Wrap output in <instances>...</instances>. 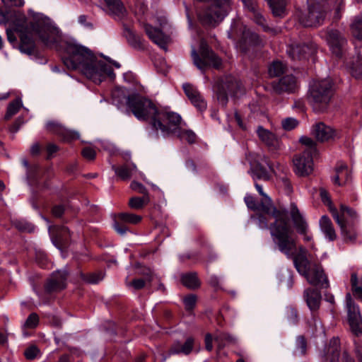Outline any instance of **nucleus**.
I'll list each match as a JSON object with an SVG mask.
<instances>
[{
  "instance_id": "nucleus-1",
  "label": "nucleus",
  "mask_w": 362,
  "mask_h": 362,
  "mask_svg": "<svg viewBox=\"0 0 362 362\" xmlns=\"http://www.w3.org/2000/svg\"><path fill=\"white\" fill-rule=\"evenodd\" d=\"M17 23H14L13 29H6L7 39L11 43L16 41L14 31L20 33L21 43L19 49L21 52L32 54L35 51V42L31 35L38 36L43 45L49 48L57 49L60 41L59 31L54 26L44 21H37L25 25V16L20 13H15Z\"/></svg>"
},
{
  "instance_id": "nucleus-2",
  "label": "nucleus",
  "mask_w": 362,
  "mask_h": 362,
  "mask_svg": "<svg viewBox=\"0 0 362 362\" xmlns=\"http://www.w3.org/2000/svg\"><path fill=\"white\" fill-rule=\"evenodd\" d=\"M62 60L69 69H78L96 83L106 76L115 77L112 66L103 60L98 59L87 47L74 43L66 45Z\"/></svg>"
},
{
  "instance_id": "nucleus-3",
  "label": "nucleus",
  "mask_w": 362,
  "mask_h": 362,
  "mask_svg": "<svg viewBox=\"0 0 362 362\" xmlns=\"http://www.w3.org/2000/svg\"><path fill=\"white\" fill-rule=\"evenodd\" d=\"M127 109L139 120H150L153 128L160 130V124H164L172 112L158 110L153 103L139 95L126 98Z\"/></svg>"
},
{
  "instance_id": "nucleus-4",
  "label": "nucleus",
  "mask_w": 362,
  "mask_h": 362,
  "mask_svg": "<svg viewBox=\"0 0 362 362\" xmlns=\"http://www.w3.org/2000/svg\"><path fill=\"white\" fill-rule=\"evenodd\" d=\"M274 222L270 224L271 235L279 250L288 257L296 252V240L291 237L293 230L289 224L286 211H274Z\"/></svg>"
},
{
  "instance_id": "nucleus-5",
  "label": "nucleus",
  "mask_w": 362,
  "mask_h": 362,
  "mask_svg": "<svg viewBox=\"0 0 362 362\" xmlns=\"http://www.w3.org/2000/svg\"><path fill=\"white\" fill-rule=\"evenodd\" d=\"M332 81L328 78L315 81L310 85L308 100L315 112L327 110L332 95Z\"/></svg>"
},
{
  "instance_id": "nucleus-6",
  "label": "nucleus",
  "mask_w": 362,
  "mask_h": 362,
  "mask_svg": "<svg viewBox=\"0 0 362 362\" xmlns=\"http://www.w3.org/2000/svg\"><path fill=\"white\" fill-rule=\"evenodd\" d=\"M228 37L233 40L239 37L238 47L241 52L247 53L255 47L264 45V40L255 33L250 30L241 23H235L228 32Z\"/></svg>"
},
{
  "instance_id": "nucleus-7",
  "label": "nucleus",
  "mask_w": 362,
  "mask_h": 362,
  "mask_svg": "<svg viewBox=\"0 0 362 362\" xmlns=\"http://www.w3.org/2000/svg\"><path fill=\"white\" fill-rule=\"evenodd\" d=\"M300 142L305 149L293 159L294 171L299 176H307L313 170V158L317 153L316 143L308 136H302Z\"/></svg>"
},
{
  "instance_id": "nucleus-8",
  "label": "nucleus",
  "mask_w": 362,
  "mask_h": 362,
  "mask_svg": "<svg viewBox=\"0 0 362 362\" xmlns=\"http://www.w3.org/2000/svg\"><path fill=\"white\" fill-rule=\"evenodd\" d=\"M194 64L202 73L210 68L219 69L221 66V59L209 48L208 45L202 40L199 52L192 48L191 52Z\"/></svg>"
},
{
  "instance_id": "nucleus-9",
  "label": "nucleus",
  "mask_w": 362,
  "mask_h": 362,
  "mask_svg": "<svg viewBox=\"0 0 362 362\" xmlns=\"http://www.w3.org/2000/svg\"><path fill=\"white\" fill-rule=\"evenodd\" d=\"M160 130L164 135H174L192 144L196 140L195 134L191 130L182 128V118L177 113L172 112L164 124H159Z\"/></svg>"
},
{
  "instance_id": "nucleus-10",
  "label": "nucleus",
  "mask_w": 362,
  "mask_h": 362,
  "mask_svg": "<svg viewBox=\"0 0 362 362\" xmlns=\"http://www.w3.org/2000/svg\"><path fill=\"white\" fill-rule=\"evenodd\" d=\"M243 93L241 83L233 76H226L218 84L216 96L218 103L225 106L228 96H238Z\"/></svg>"
},
{
  "instance_id": "nucleus-11",
  "label": "nucleus",
  "mask_w": 362,
  "mask_h": 362,
  "mask_svg": "<svg viewBox=\"0 0 362 362\" xmlns=\"http://www.w3.org/2000/svg\"><path fill=\"white\" fill-rule=\"evenodd\" d=\"M298 272L311 285L320 286L322 288H328L329 286L327 277L319 263L310 261L308 264L305 265L304 271Z\"/></svg>"
},
{
  "instance_id": "nucleus-12",
  "label": "nucleus",
  "mask_w": 362,
  "mask_h": 362,
  "mask_svg": "<svg viewBox=\"0 0 362 362\" xmlns=\"http://www.w3.org/2000/svg\"><path fill=\"white\" fill-rule=\"evenodd\" d=\"M246 158L250 163V173L251 174L254 180L257 179L267 181L270 179V175L269 172L260 163V161H263L269 166L270 169H272V166L268 162L267 158L265 156H262L254 153H249Z\"/></svg>"
},
{
  "instance_id": "nucleus-13",
  "label": "nucleus",
  "mask_w": 362,
  "mask_h": 362,
  "mask_svg": "<svg viewBox=\"0 0 362 362\" xmlns=\"http://www.w3.org/2000/svg\"><path fill=\"white\" fill-rule=\"evenodd\" d=\"M324 18L325 11L322 6L319 3H310L308 13L299 16V22L305 27L317 26L322 23Z\"/></svg>"
},
{
  "instance_id": "nucleus-14",
  "label": "nucleus",
  "mask_w": 362,
  "mask_h": 362,
  "mask_svg": "<svg viewBox=\"0 0 362 362\" xmlns=\"http://www.w3.org/2000/svg\"><path fill=\"white\" fill-rule=\"evenodd\" d=\"M346 308L350 328L355 334L362 333V320L358 307L354 303L349 293L346 295Z\"/></svg>"
},
{
  "instance_id": "nucleus-15",
  "label": "nucleus",
  "mask_w": 362,
  "mask_h": 362,
  "mask_svg": "<svg viewBox=\"0 0 362 362\" xmlns=\"http://www.w3.org/2000/svg\"><path fill=\"white\" fill-rule=\"evenodd\" d=\"M67 274L65 271H57L52 274L47 279L45 290L47 293L60 291L66 287Z\"/></svg>"
},
{
  "instance_id": "nucleus-16",
  "label": "nucleus",
  "mask_w": 362,
  "mask_h": 362,
  "mask_svg": "<svg viewBox=\"0 0 362 362\" xmlns=\"http://www.w3.org/2000/svg\"><path fill=\"white\" fill-rule=\"evenodd\" d=\"M323 37L326 39L333 53L337 56H340L342 52V49L346 42L342 34L338 30L331 29L327 30Z\"/></svg>"
},
{
  "instance_id": "nucleus-17",
  "label": "nucleus",
  "mask_w": 362,
  "mask_h": 362,
  "mask_svg": "<svg viewBox=\"0 0 362 362\" xmlns=\"http://www.w3.org/2000/svg\"><path fill=\"white\" fill-rule=\"evenodd\" d=\"M316 47L315 45H291L287 48V53L293 60H301L306 59L308 56L315 53Z\"/></svg>"
},
{
  "instance_id": "nucleus-18",
  "label": "nucleus",
  "mask_w": 362,
  "mask_h": 362,
  "mask_svg": "<svg viewBox=\"0 0 362 362\" xmlns=\"http://www.w3.org/2000/svg\"><path fill=\"white\" fill-rule=\"evenodd\" d=\"M115 221L114 228L120 235H124L128 228L124 223L136 224L141 221V216L131 213H120Z\"/></svg>"
},
{
  "instance_id": "nucleus-19",
  "label": "nucleus",
  "mask_w": 362,
  "mask_h": 362,
  "mask_svg": "<svg viewBox=\"0 0 362 362\" xmlns=\"http://www.w3.org/2000/svg\"><path fill=\"white\" fill-rule=\"evenodd\" d=\"M243 4L252 13V18L254 21L261 25L266 32H270L273 34L277 33L276 30L271 28L265 24V19L260 13L258 6L254 0H242Z\"/></svg>"
},
{
  "instance_id": "nucleus-20",
  "label": "nucleus",
  "mask_w": 362,
  "mask_h": 362,
  "mask_svg": "<svg viewBox=\"0 0 362 362\" xmlns=\"http://www.w3.org/2000/svg\"><path fill=\"white\" fill-rule=\"evenodd\" d=\"M312 134L320 142L328 141L337 136L335 130L323 122H318L313 125Z\"/></svg>"
},
{
  "instance_id": "nucleus-21",
  "label": "nucleus",
  "mask_w": 362,
  "mask_h": 362,
  "mask_svg": "<svg viewBox=\"0 0 362 362\" xmlns=\"http://www.w3.org/2000/svg\"><path fill=\"white\" fill-rule=\"evenodd\" d=\"M333 217L341 228V233L344 240L346 243H355L357 238V233L353 227L352 223H346L336 211H333Z\"/></svg>"
},
{
  "instance_id": "nucleus-22",
  "label": "nucleus",
  "mask_w": 362,
  "mask_h": 362,
  "mask_svg": "<svg viewBox=\"0 0 362 362\" xmlns=\"http://www.w3.org/2000/svg\"><path fill=\"white\" fill-rule=\"evenodd\" d=\"M296 78L292 75H286L272 83V88L277 94L292 93L296 90Z\"/></svg>"
},
{
  "instance_id": "nucleus-23",
  "label": "nucleus",
  "mask_w": 362,
  "mask_h": 362,
  "mask_svg": "<svg viewBox=\"0 0 362 362\" xmlns=\"http://www.w3.org/2000/svg\"><path fill=\"white\" fill-rule=\"evenodd\" d=\"M53 243L59 249L65 247L69 241L70 234L69 229L65 226L49 227Z\"/></svg>"
},
{
  "instance_id": "nucleus-24",
  "label": "nucleus",
  "mask_w": 362,
  "mask_h": 362,
  "mask_svg": "<svg viewBox=\"0 0 362 362\" xmlns=\"http://www.w3.org/2000/svg\"><path fill=\"white\" fill-rule=\"evenodd\" d=\"M46 129L48 132L62 136L65 141L78 138V134L76 132L66 129L56 121H48L46 124Z\"/></svg>"
},
{
  "instance_id": "nucleus-25",
  "label": "nucleus",
  "mask_w": 362,
  "mask_h": 362,
  "mask_svg": "<svg viewBox=\"0 0 362 362\" xmlns=\"http://www.w3.org/2000/svg\"><path fill=\"white\" fill-rule=\"evenodd\" d=\"M183 89L190 100L191 103L200 111H202L206 107V103L203 99L200 93L193 86L189 83L183 85Z\"/></svg>"
},
{
  "instance_id": "nucleus-26",
  "label": "nucleus",
  "mask_w": 362,
  "mask_h": 362,
  "mask_svg": "<svg viewBox=\"0 0 362 362\" xmlns=\"http://www.w3.org/2000/svg\"><path fill=\"white\" fill-rule=\"evenodd\" d=\"M351 179V171L344 163L340 161L337 163L335 167V175L332 177L333 182L342 186L346 185Z\"/></svg>"
},
{
  "instance_id": "nucleus-27",
  "label": "nucleus",
  "mask_w": 362,
  "mask_h": 362,
  "mask_svg": "<svg viewBox=\"0 0 362 362\" xmlns=\"http://www.w3.org/2000/svg\"><path fill=\"white\" fill-rule=\"evenodd\" d=\"M145 31L148 37L160 48L165 49L168 37L160 29L150 25H145Z\"/></svg>"
},
{
  "instance_id": "nucleus-28",
  "label": "nucleus",
  "mask_w": 362,
  "mask_h": 362,
  "mask_svg": "<svg viewBox=\"0 0 362 362\" xmlns=\"http://www.w3.org/2000/svg\"><path fill=\"white\" fill-rule=\"evenodd\" d=\"M303 297L311 311L314 312L319 309L321 301V294L319 291L307 288L304 291Z\"/></svg>"
},
{
  "instance_id": "nucleus-29",
  "label": "nucleus",
  "mask_w": 362,
  "mask_h": 362,
  "mask_svg": "<svg viewBox=\"0 0 362 362\" xmlns=\"http://www.w3.org/2000/svg\"><path fill=\"white\" fill-rule=\"evenodd\" d=\"M291 216L297 232L300 234H305L308 225L295 204H291Z\"/></svg>"
},
{
  "instance_id": "nucleus-30",
  "label": "nucleus",
  "mask_w": 362,
  "mask_h": 362,
  "mask_svg": "<svg viewBox=\"0 0 362 362\" xmlns=\"http://www.w3.org/2000/svg\"><path fill=\"white\" fill-rule=\"evenodd\" d=\"M258 137L267 146L276 148L279 146V140L277 137L269 130L259 127L257 130Z\"/></svg>"
},
{
  "instance_id": "nucleus-31",
  "label": "nucleus",
  "mask_w": 362,
  "mask_h": 362,
  "mask_svg": "<svg viewBox=\"0 0 362 362\" xmlns=\"http://www.w3.org/2000/svg\"><path fill=\"white\" fill-rule=\"evenodd\" d=\"M257 190L261 196L264 197V200L259 205V209L262 211H264L267 214H271L274 216V211H286L285 209H277L274 207L272 204L271 199L264 192L262 187L258 183H255V185Z\"/></svg>"
},
{
  "instance_id": "nucleus-32",
  "label": "nucleus",
  "mask_w": 362,
  "mask_h": 362,
  "mask_svg": "<svg viewBox=\"0 0 362 362\" xmlns=\"http://www.w3.org/2000/svg\"><path fill=\"white\" fill-rule=\"evenodd\" d=\"M293 262L297 271H304L305 265L311 259L308 258V250L304 247H299L298 252L294 254Z\"/></svg>"
},
{
  "instance_id": "nucleus-33",
  "label": "nucleus",
  "mask_w": 362,
  "mask_h": 362,
  "mask_svg": "<svg viewBox=\"0 0 362 362\" xmlns=\"http://www.w3.org/2000/svg\"><path fill=\"white\" fill-rule=\"evenodd\" d=\"M193 344L194 339L192 337L187 338L184 344L176 342L171 346L170 354L188 355L192 350Z\"/></svg>"
},
{
  "instance_id": "nucleus-34",
  "label": "nucleus",
  "mask_w": 362,
  "mask_h": 362,
  "mask_svg": "<svg viewBox=\"0 0 362 362\" xmlns=\"http://www.w3.org/2000/svg\"><path fill=\"white\" fill-rule=\"evenodd\" d=\"M321 230L325 237L330 241L337 238V234L331 220L326 216H323L320 220Z\"/></svg>"
},
{
  "instance_id": "nucleus-35",
  "label": "nucleus",
  "mask_w": 362,
  "mask_h": 362,
  "mask_svg": "<svg viewBox=\"0 0 362 362\" xmlns=\"http://www.w3.org/2000/svg\"><path fill=\"white\" fill-rule=\"evenodd\" d=\"M115 174L122 180H127L131 178L133 173L136 171V166L134 163L125 164L119 167L112 166Z\"/></svg>"
},
{
  "instance_id": "nucleus-36",
  "label": "nucleus",
  "mask_w": 362,
  "mask_h": 362,
  "mask_svg": "<svg viewBox=\"0 0 362 362\" xmlns=\"http://www.w3.org/2000/svg\"><path fill=\"white\" fill-rule=\"evenodd\" d=\"M337 211V213L339 215V217L344 220L346 223H352V221L357 218L356 212L353 209L349 208L344 204H341L339 212L337 211V209H331L332 214L333 211Z\"/></svg>"
},
{
  "instance_id": "nucleus-37",
  "label": "nucleus",
  "mask_w": 362,
  "mask_h": 362,
  "mask_svg": "<svg viewBox=\"0 0 362 362\" xmlns=\"http://www.w3.org/2000/svg\"><path fill=\"white\" fill-rule=\"evenodd\" d=\"M274 16L283 17L286 13V0H267Z\"/></svg>"
},
{
  "instance_id": "nucleus-38",
  "label": "nucleus",
  "mask_w": 362,
  "mask_h": 362,
  "mask_svg": "<svg viewBox=\"0 0 362 362\" xmlns=\"http://www.w3.org/2000/svg\"><path fill=\"white\" fill-rule=\"evenodd\" d=\"M143 279H136L128 284L129 286H132L136 290L144 288L146 282L150 283L153 280V274L149 269H146L143 272Z\"/></svg>"
},
{
  "instance_id": "nucleus-39",
  "label": "nucleus",
  "mask_w": 362,
  "mask_h": 362,
  "mask_svg": "<svg viewBox=\"0 0 362 362\" xmlns=\"http://www.w3.org/2000/svg\"><path fill=\"white\" fill-rule=\"evenodd\" d=\"M183 285L190 289H196L199 287L200 281L197 273L192 272L183 274L181 278Z\"/></svg>"
},
{
  "instance_id": "nucleus-40",
  "label": "nucleus",
  "mask_w": 362,
  "mask_h": 362,
  "mask_svg": "<svg viewBox=\"0 0 362 362\" xmlns=\"http://www.w3.org/2000/svg\"><path fill=\"white\" fill-rule=\"evenodd\" d=\"M327 360L329 362H337L339 357V340L333 339L330 341V346L327 350Z\"/></svg>"
},
{
  "instance_id": "nucleus-41",
  "label": "nucleus",
  "mask_w": 362,
  "mask_h": 362,
  "mask_svg": "<svg viewBox=\"0 0 362 362\" xmlns=\"http://www.w3.org/2000/svg\"><path fill=\"white\" fill-rule=\"evenodd\" d=\"M109 9L119 18L124 16L126 10L120 0H104Z\"/></svg>"
},
{
  "instance_id": "nucleus-42",
  "label": "nucleus",
  "mask_w": 362,
  "mask_h": 362,
  "mask_svg": "<svg viewBox=\"0 0 362 362\" xmlns=\"http://www.w3.org/2000/svg\"><path fill=\"white\" fill-rule=\"evenodd\" d=\"M214 340L218 344L219 349L228 344H235L236 342V339L233 336L223 332L217 333L214 337Z\"/></svg>"
},
{
  "instance_id": "nucleus-43",
  "label": "nucleus",
  "mask_w": 362,
  "mask_h": 362,
  "mask_svg": "<svg viewBox=\"0 0 362 362\" xmlns=\"http://www.w3.org/2000/svg\"><path fill=\"white\" fill-rule=\"evenodd\" d=\"M352 74L355 78L362 77V49L359 51L351 65Z\"/></svg>"
},
{
  "instance_id": "nucleus-44",
  "label": "nucleus",
  "mask_w": 362,
  "mask_h": 362,
  "mask_svg": "<svg viewBox=\"0 0 362 362\" xmlns=\"http://www.w3.org/2000/svg\"><path fill=\"white\" fill-rule=\"evenodd\" d=\"M148 195L143 196V197H134L129 199V206L134 209H142L149 202Z\"/></svg>"
},
{
  "instance_id": "nucleus-45",
  "label": "nucleus",
  "mask_w": 362,
  "mask_h": 362,
  "mask_svg": "<svg viewBox=\"0 0 362 362\" xmlns=\"http://www.w3.org/2000/svg\"><path fill=\"white\" fill-rule=\"evenodd\" d=\"M351 284L354 296L362 301V287L358 285V277L355 273L351 276Z\"/></svg>"
},
{
  "instance_id": "nucleus-46",
  "label": "nucleus",
  "mask_w": 362,
  "mask_h": 362,
  "mask_svg": "<svg viewBox=\"0 0 362 362\" xmlns=\"http://www.w3.org/2000/svg\"><path fill=\"white\" fill-rule=\"evenodd\" d=\"M353 35L358 39L362 40V16L355 18L351 24Z\"/></svg>"
},
{
  "instance_id": "nucleus-47",
  "label": "nucleus",
  "mask_w": 362,
  "mask_h": 362,
  "mask_svg": "<svg viewBox=\"0 0 362 362\" xmlns=\"http://www.w3.org/2000/svg\"><path fill=\"white\" fill-rule=\"evenodd\" d=\"M285 70V66L279 61L274 62L269 68V74L271 76H278Z\"/></svg>"
},
{
  "instance_id": "nucleus-48",
  "label": "nucleus",
  "mask_w": 362,
  "mask_h": 362,
  "mask_svg": "<svg viewBox=\"0 0 362 362\" xmlns=\"http://www.w3.org/2000/svg\"><path fill=\"white\" fill-rule=\"evenodd\" d=\"M21 105V102L19 100H15L13 102H11L7 108V112L5 115V118L6 119H8L13 115L16 114L18 111L20 110Z\"/></svg>"
},
{
  "instance_id": "nucleus-49",
  "label": "nucleus",
  "mask_w": 362,
  "mask_h": 362,
  "mask_svg": "<svg viewBox=\"0 0 362 362\" xmlns=\"http://www.w3.org/2000/svg\"><path fill=\"white\" fill-rule=\"evenodd\" d=\"M307 343L303 336H298L296 341L295 353L299 355H304L306 352Z\"/></svg>"
},
{
  "instance_id": "nucleus-50",
  "label": "nucleus",
  "mask_w": 362,
  "mask_h": 362,
  "mask_svg": "<svg viewBox=\"0 0 362 362\" xmlns=\"http://www.w3.org/2000/svg\"><path fill=\"white\" fill-rule=\"evenodd\" d=\"M104 277L102 272L88 274L83 276V279L90 284H97L101 281Z\"/></svg>"
},
{
  "instance_id": "nucleus-51",
  "label": "nucleus",
  "mask_w": 362,
  "mask_h": 362,
  "mask_svg": "<svg viewBox=\"0 0 362 362\" xmlns=\"http://www.w3.org/2000/svg\"><path fill=\"white\" fill-rule=\"evenodd\" d=\"M298 124V122L293 118V117H288L286 119H284L281 121V125L283 128L285 130L290 131L296 128Z\"/></svg>"
},
{
  "instance_id": "nucleus-52",
  "label": "nucleus",
  "mask_w": 362,
  "mask_h": 362,
  "mask_svg": "<svg viewBox=\"0 0 362 362\" xmlns=\"http://www.w3.org/2000/svg\"><path fill=\"white\" fill-rule=\"evenodd\" d=\"M197 296L194 294H190L184 298V304L187 310H192L197 303Z\"/></svg>"
},
{
  "instance_id": "nucleus-53",
  "label": "nucleus",
  "mask_w": 362,
  "mask_h": 362,
  "mask_svg": "<svg viewBox=\"0 0 362 362\" xmlns=\"http://www.w3.org/2000/svg\"><path fill=\"white\" fill-rule=\"evenodd\" d=\"M286 315L288 320L291 324H296L298 322V312L295 308H287L286 310Z\"/></svg>"
},
{
  "instance_id": "nucleus-54",
  "label": "nucleus",
  "mask_w": 362,
  "mask_h": 362,
  "mask_svg": "<svg viewBox=\"0 0 362 362\" xmlns=\"http://www.w3.org/2000/svg\"><path fill=\"white\" fill-rule=\"evenodd\" d=\"M39 322V317L36 313L30 314L25 322V327L28 328L35 327Z\"/></svg>"
},
{
  "instance_id": "nucleus-55",
  "label": "nucleus",
  "mask_w": 362,
  "mask_h": 362,
  "mask_svg": "<svg viewBox=\"0 0 362 362\" xmlns=\"http://www.w3.org/2000/svg\"><path fill=\"white\" fill-rule=\"evenodd\" d=\"M264 214H259L258 215V225L260 228L262 229H269L270 226H269V220L266 217L267 214H265L264 211H262ZM267 216H269L274 218L271 214H267Z\"/></svg>"
},
{
  "instance_id": "nucleus-56",
  "label": "nucleus",
  "mask_w": 362,
  "mask_h": 362,
  "mask_svg": "<svg viewBox=\"0 0 362 362\" xmlns=\"http://www.w3.org/2000/svg\"><path fill=\"white\" fill-rule=\"evenodd\" d=\"M40 351L35 346H31L25 351V356L27 359L33 360L37 357Z\"/></svg>"
},
{
  "instance_id": "nucleus-57",
  "label": "nucleus",
  "mask_w": 362,
  "mask_h": 362,
  "mask_svg": "<svg viewBox=\"0 0 362 362\" xmlns=\"http://www.w3.org/2000/svg\"><path fill=\"white\" fill-rule=\"evenodd\" d=\"M131 188L133 190L136 191L139 193L144 194V196L148 195L146 188L142 184H141L138 182L133 181L131 183Z\"/></svg>"
},
{
  "instance_id": "nucleus-58",
  "label": "nucleus",
  "mask_w": 362,
  "mask_h": 362,
  "mask_svg": "<svg viewBox=\"0 0 362 362\" xmlns=\"http://www.w3.org/2000/svg\"><path fill=\"white\" fill-rule=\"evenodd\" d=\"M82 155L86 159L92 160L95 157V151L90 147H85L82 150Z\"/></svg>"
},
{
  "instance_id": "nucleus-59",
  "label": "nucleus",
  "mask_w": 362,
  "mask_h": 362,
  "mask_svg": "<svg viewBox=\"0 0 362 362\" xmlns=\"http://www.w3.org/2000/svg\"><path fill=\"white\" fill-rule=\"evenodd\" d=\"M6 7H21L24 5V0H2Z\"/></svg>"
},
{
  "instance_id": "nucleus-60",
  "label": "nucleus",
  "mask_w": 362,
  "mask_h": 362,
  "mask_svg": "<svg viewBox=\"0 0 362 362\" xmlns=\"http://www.w3.org/2000/svg\"><path fill=\"white\" fill-rule=\"evenodd\" d=\"M245 202L248 208L253 209V210L258 209L259 211H262L259 209V207L257 206L255 200L252 197H251V196L245 197Z\"/></svg>"
},
{
  "instance_id": "nucleus-61",
  "label": "nucleus",
  "mask_w": 362,
  "mask_h": 362,
  "mask_svg": "<svg viewBox=\"0 0 362 362\" xmlns=\"http://www.w3.org/2000/svg\"><path fill=\"white\" fill-rule=\"evenodd\" d=\"M12 16L11 12L8 11H4L3 10L0 9V24H5L8 21L10 17Z\"/></svg>"
},
{
  "instance_id": "nucleus-62",
  "label": "nucleus",
  "mask_w": 362,
  "mask_h": 362,
  "mask_svg": "<svg viewBox=\"0 0 362 362\" xmlns=\"http://www.w3.org/2000/svg\"><path fill=\"white\" fill-rule=\"evenodd\" d=\"M59 147L54 144H49L47 146V158H50L54 153L57 152Z\"/></svg>"
},
{
  "instance_id": "nucleus-63",
  "label": "nucleus",
  "mask_w": 362,
  "mask_h": 362,
  "mask_svg": "<svg viewBox=\"0 0 362 362\" xmlns=\"http://www.w3.org/2000/svg\"><path fill=\"white\" fill-rule=\"evenodd\" d=\"M128 40L132 43H139L140 42V38L139 36H137L135 33H134L132 30L128 31Z\"/></svg>"
},
{
  "instance_id": "nucleus-64",
  "label": "nucleus",
  "mask_w": 362,
  "mask_h": 362,
  "mask_svg": "<svg viewBox=\"0 0 362 362\" xmlns=\"http://www.w3.org/2000/svg\"><path fill=\"white\" fill-rule=\"evenodd\" d=\"M64 211V207L62 206L58 205L53 207L52 214L56 217H60L63 214Z\"/></svg>"
}]
</instances>
